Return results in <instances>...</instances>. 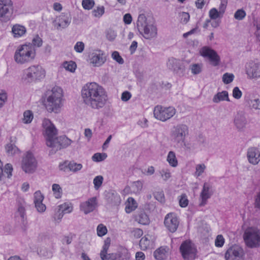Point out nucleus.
<instances>
[{
	"instance_id": "1",
	"label": "nucleus",
	"mask_w": 260,
	"mask_h": 260,
	"mask_svg": "<svg viewBox=\"0 0 260 260\" xmlns=\"http://www.w3.org/2000/svg\"><path fill=\"white\" fill-rule=\"evenodd\" d=\"M83 103L93 109H100L105 106L107 95L104 88L95 82L85 84L81 90Z\"/></svg>"
},
{
	"instance_id": "2",
	"label": "nucleus",
	"mask_w": 260,
	"mask_h": 260,
	"mask_svg": "<svg viewBox=\"0 0 260 260\" xmlns=\"http://www.w3.org/2000/svg\"><path fill=\"white\" fill-rule=\"evenodd\" d=\"M42 126L45 129L44 135L46 145L51 148L50 154H54L58 150L67 147L72 142V141L66 136L57 137V129L49 119H44Z\"/></svg>"
},
{
	"instance_id": "3",
	"label": "nucleus",
	"mask_w": 260,
	"mask_h": 260,
	"mask_svg": "<svg viewBox=\"0 0 260 260\" xmlns=\"http://www.w3.org/2000/svg\"><path fill=\"white\" fill-rule=\"evenodd\" d=\"M62 92L61 88L59 87H54L51 90L47 91L45 105L48 112H58L62 106Z\"/></svg>"
},
{
	"instance_id": "4",
	"label": "nucleus",
	"mask_w": 260,
	"mask_h": 260,
	"mask_svg": "<svg viewBox=\"0 0 260 260\" xmlns=\"http://www.w3.org/2000/svg\"><path fill=\"white\" fill-rule=\"evenodd\" d=\"M137 26L139 32L146 39H150L156 37L157 28L153 22L147 20L144 14L139 15Z\"/></svg>"
},
{
	"instance_id": "5",
	"label": "nucleus",
	"mask_w": 260,
	"mask_h": 260,
	"mask_svg": "<svg viewBox=\"0 0 260 260\" xmlns=\"http://www.w3.org/2000/svg\"><path fill=\"white\" fill-rule=\"evenodd\" d=\"M45 70L40 65H33L23 71L22 80L25 83H36L44 78Z\"/></svg>"
},
{
	"instance_id": "6",
	"label": "nucleus",
	"mask_w": 260,
	"mask_h": 260,
	"mask_svg": "<svg viewBox=\"0 0 260 260\" xmlns=\"http://www.w3.org/2000/svg\"><path fill=\"white\" fill-rule=\"evenodd\" d=\"M36 51L31 45H23L15 51L14 59L19 64L31 61L35 57Z\"/></svg>"
},
{
	"instance_id": "7",
	"label": "nucleus",
	"mask_w": 260,
	"mask_h": 260,
	"mask_svg": "<svg viewBox=\"0 0 260 260\" xmlns=\"http://www.w3.org/2000/svg\"><path fill=\"white\" fill-rule=\"evenodd\" d=\"M188 133V127L187 125L182 123L178 124L174 126L171 131V141L177 146H184L185 139Z\"/></svg>"
},
{
	"instance_id": "8",
	"label": "nucleus",
	"mask_w": 260,
	"mask_h": 260,
	"mask_svg": "<svg viewBox=\"0 0 260 260\" xmlns=\"http://www.w3.org/2000/svg\"><path fill=\"white\" fill-rule=\"evenodd\" d=\"M243 238L246 245L249 248L260 246V231L256 228H248L244 233Z\"/></svg>"
},
{
	"instance_id": "9",
	"label": "nucleus",
	"mask_w": 260,
	"mask_h": 260,
	"mask_svg": "<svg viewBox=\"0 0 260 260\" xmlns=\"http://www.w3.org/2000/svg\"><path fill=\"white\" fill-rule=\"evenodd\" d=\"M175 113L176 109L173 107H164L157 105L153 110L155 118L161 121H166L170 119Z\"/></svg>"
},
{
	"instance_id": "10",
	"label": "nucleus",
	"mask_w": 260,
	"mask_h": 260,
	"mask_svg": "<svg viewBox=\"0 0 260 260\" xmlns=\"http://www.w3.org/2000/svg\"><path fill=\"white\" fill-rule=\"evenodd\" d=\"M180 251L184 260H193L196 257L197 249L190 241L183 242L180 246Z\"/></svg>"
},
{
	"instance_id": "11",
	"label": "nucleus",
	"mask_w": 260,
	"mask_h": 260,
	"mask_svg": "<svg viewBox=\"0 0 260 260\" xmlns=\"http://www.w3.org/2000/svg\"><path fill=\"white\" fill-rule=\"evenodd\" d=\"M13 8L11 0H0V20L6 22L11 19Z\"/></svg>"
},
{
	"instance_id": "12",
	"label": "nucleus",
	"mask_w": 260,
	"mask_h": 260,
	"mask_svg": "<svg viewBox=\"0 0 260 260\" xmlns=\"http://www.w3.org/2000/svg\"><path fill=\"white\" fill-rule=\"evenodd\" d=\"M88 61L93 67H100L106 62V56L103 51L94 50L89 54Z\"/></svg>"
},
{
	"instance_id": "13",
	"label": "nucleus",
	"mask_w": 260,
	"mask_h": 260,
	"mask_svg": "<svg viewBox=\"0 0 260 260\" xmlns=\"http://www.w3.org/2000/svg\"><path fill=\"white\" fill-rule=\"evenodd\" d=\"M244 251L237 245L230 247L225 253L226 260H244Z\"/></svg>"
},
{
	"instance_id": "14",
	"label": "nucleus",
	"mask_w": 260,
	"mask_h": 260,
	"mask_svg": "<svg viewBox=\"0 0 260 260\" xmlns=\"http://www.w3.org/2000/svg\"><path fill=\"white\" fill-rule=\"evenodd\" d=\"M37 162L32 154L27 152L22 159V168L28 173L33 172L36 168Z\"/></svg>"
},
{
	"instance_id": "15",
	"label": "nucleus",
	"mask_w": 260,
	"mask_h": 260,
	"mask_svg": "<svg viewBox=\"0 0 260 260\" xmlns=\"http://www.w3.org/2000/svg\"><path fill=\"white\" fill-rule=\"evenodd\" d=\"M111 240L107 238L104 241L102 250L100 252V257L102 260H120L121 253L120 252L108 253V250L110 247Z\"/></svg>"
},
{
	"instance_id": "16",
	"label": "nucleus",
	"mask_w": 260,
	"mask_h": 260,
	"mask_svg": "<svg viewBox=\"0 0 260 260\" xmlns=\"http://www.w3.org/2000/svg\"><path fill=\"white\" fill-rule=\"evenodd\" d=\"M179 223L178 218L174 213H169L165 217L164 224L171 233H174L177 230Z\"/></svg>"
},
{
	"instance_id": "17",
	"label": "nucleus",
	"mask_w": 260,
	"mask_h": 260,
	"mask_svg": "<svg viewBox=\"0 0 260 260\" xmlns=\"http://www.w3.org/2000/svg\"><path fill=\"white\" fill-rule=\"evenodd\" d=\"M200 53L203 57H208L213 66H216L219 64L220 57L214 50L205 46L201 49Z\"/></svg>"
},
{
	"instance_id": "18",
	"label": "nucleus",
	"mask_w": 260,
	"mask_h": 260,
	"mask_svg": "<svg viewBox=\"0 0 260 260\" xmlns=\"http://www.w3.org/2000/svg\"><path fill=\"white\" fill-rule=\"evenodd\" d=\"M246 156L249 163L256 165L260 162V148L250 147L247 149Z\"/></svg>"
},
{
	"instance_id": "19",
	"label": "nucleus",
	"mask_w": 260,
	"mask_h": 260,
	"mask_svg": "<svg viewBox=\"0 0 260 260\" xmlns=\"http://www.w3.org/2000/svg\"><path fill=\"white\" fill-rule=\"evenodd\" d=\"M98 205V198L96 197L89 198L87 201L83 202L80 204V210L85 214H87L93 211Z\"/></svg>"
},
{
	"instance_id": "20",
	"label": "nucleus",
	"mask_w": 260,
	"mask_h": 260,
	"mask_svg": "<svg viewBox=\"0 0 260 260\" xmlns=\"http://www.w3.org/2000/svg\"><path fill=\"white\" fill-rule=\"evenodd\" d=\"M246 74L248 76L251 78L260 77V65L254 62H249L246 67Z\"/></svg>"
},
{
	"instance_id": "21",
	"label": "nucleus",
	"mask_w": 260,
	"mask_h": 260,
	"mask_svg": "<svg viewBox=\"0 0 260 260\" xmlns=\"http://www.w3.org/2000/svg\"><path fill=\"white\" fill-rule=\"evenodd\" d=\"M71 21V17L70 16L67 14L62 13L53 21V23L55 26H57V29L64 28L68 26Z\"/></svg>"
},
{
	"instance_id": "22",
	"label": "nucleus",
	"mask_w": 260,
	"mask_h": 260,
	"mask_svg": "<svg viewBox=\"0 0 260 260\" xmlns=\"http://www.w3.org/2000/svg\"><path fill=\"white\" fill-rule=\"evenodd\" d=\"M168 68L173 71L175 73L179 74L180 76L182 75L184 73V69L180 63L179 60L174 58H170L167 63Z\"/></svg>"
},
{
	"instance_id": "23",
	"label": "nucleus",
	"mask_w": 260,
	"mask_h": 260,
	"mask_svg": "<svg viewBox=\"0 0 260 260\" xmlns=\"http://www.w3.org/2000/svg\"><path fill=\"white\" fill-rule=\"evenodd\" d=\"M210 186L207 183H205L203 185L202 190L200 193V206H205L211 195L212 193L210 191Z\"/></svg>"
},
{
	"instance_id": "24",
	"label": "nucleus",
	"mask_w": 260,
	"mask_h": 260,
	"mask_svg": "<svg viewBox=\"0 0 260 260\" xmlns=\"http://www.w3.org/2000/svg\"><path fill=\"white\" fill-rule=\"evenodd\" d=\"M247 123L246 119L242 113H237L234 118V124L239 131H243Z\"/></svg>"
},
{
	"instance_id": "25",
	"label": "nucleus",
	"mask_w": 260,
	"mask_h": 260,
	"mask_svg": "<svg viewBox=\"0 0 260 260\" xmlns=\"http://www.w3.org/2000/svg\"><path fill=\"white\" fill-rule=\"evenodd\" d=\"M169 248L167 246H161L156 249L153 256L156 260H163L168 257Z\"/></svg>"
},
{
	"instance_id": "26",
	"label": "nucleus",
	"mask_w": 260,
	"mask_h": 260,
	"mask_svg": "<svg viewBox=\"0 0 260 260\" xmlns=\"http://www.w3.org/2000/svg\"><path fill=\"white\" fill-rule=\"evenodd\" d=\"M14 37L19 38L22 36L26 32V28L24 26L19 25H14L12 29Z\"/></svg>"
},
{
	"instance_id": "27",
	"label": "nucleus",
	"mask_w": 260,
	"mask_h": 260,
	"mask_svg": "<svg viewBox=\"0 0 260 260\" xmlns=\"http://www.w3.org/2000/svg\"><path fill=\"white\" fill-rule=\"evenodd\" d=\"M223 101H230L228 92L226 91L218 92L213 98V102L215 103Z\"/></svg>"
},
{
	"instance_id": "28",
	"label": "nucleus",
	"mask_w": 260,
	"mask_h": 260,
	"mask_svg": "<svg viewBox=\"0 0 260 260\" xmlns=\"http://www.w3.org/2000/svg\"><path fill=\"white\" fill-rule=\"evenodd\" d=\"M137 208V203L136 201L131 197L128 198L125 208V212L127 213H130L134 211Z\"/></svg>"
},
{
	"instance_id": "29",
	"label": "nucleus",
	"mask_w": 260,
	"mask_h": 260,
	"mask_svg": "<svg viewBox=\"0 0 260 260\" xmlns=\"http://www.w3.org/2000/svg\"><path fill=\"white\" fill-rule=\"evenodd\" d=\"M223 14V11H220V10L218 11L217 9L215 8H212L209 12V16L210 19L211 20H216L218 18H222Z\"/></svg>"
},
{
	"instance_id": "30",
	"label": "nucleus",
	"mask_w": 260,
	"mask_h": 260,
	"mask_svg": "<svg viewBox=\"0 0 260 260\" xmlns=\"http://www.w3.org/2000/svg\"><path fill=\"white\" fill-rule=\"evenodd\" d=\"M167 160L172 167H176L178 166V160L174 151H171L168 153Z\"/></svg>"
},
{
	"instance_id": "31",
	"label": "nucleus",
	"mask_w": 260,
	"mask_h": 260,
	"mask_svg": "<svg viewBox=\"0 0 260 260\" xmlns=\"http://www.w3.org/2000/svg\"><path fill=\"white\" fill-rule=\"evenodd\" d=\"M248 103L250 108L255 110L260 109V99L258 97L251 98Z\"/></svg>"
},
{
	"instance_id": "32",
	"label": "nucleus",
	"mask_w": 260,
	"mask_h": 260,
	"mask_svg": "<svg viewBox=\"0 0 260 260\" xmlns=\"http://www.w3.org/2000/svg\"><path fill=\"white\" fill-rule=\"evenodd\" d=\"M189 69L191 70L193 75H198L201 73L203 70V64L202 63H193L189 66Z\"/></svg>"
},
{
	"instance_id": "33",
	"label": "nucleus",
	"mask_w": 260,
	"mask_h": 260,
	"mask_svg": "<svg viewBox=\"0 0 260 260\" xmlns=\"http://www.w3.org/2000/svg\"><path fill=\"white\" fill-rule=\"evenodd\" d=\"M34 118V114L31 111L26 110L23 113L22 122L25 124L30 123Z\"/></svg>"
},
{
	"instance_id": "34",
	"label": "nucleus",
	"mask_w": 260,
	"mask_h": 260,
	"mask_svg": "<svg viewBox=\"0 0 260 260\" xmlns=\"http://www.w3.org/2000/svg\"><path fill=\"white\" fill-rule=\"evenodd\" d=\"M82 165L81 164H78L74 161H70L68 163L69 170L74 173H76L82 168Z\"/></svg>"
},
{
	"instance_id": "35",
	"label": "nucleus",
	"mask_w": 260,
	"mask_h": 260,
	"mask_svg": "<svg viewBox=\"0 0 260 260\" xmlns=\"http://www.w3.org/2000/svg\"><path fill=\"white\" fill-rule=\"evenodd\" d=\"M58 209L63 212V213H69L72 211L73 207L71 204L64 203L58 206Z\"/></svg>"
},
{
	"instance_id": "36",
	"label": "nucleus",
	"mask_w": 260,
	"mask_h": 260,
	"mask_svg": "<svg viewBox=\"0 0 260 260\" xmlns=\"http://www.w3.org/2000/svg\"><path fill=\"white\" fill-rule=\"evenodd\" d=\"M137 220L140 223L144 225L147 224L149 222V217L145 212L140 213L137 216Z\"/></svg>"
},
{
	"instance_id": "37",
	"label": "nucleus",
	"mask_w": 260,
	"mask_h": 260,
	"mask_svg": "<svg viewBox=\"0 0 260 260\" xmlns=\"http://www.w3.org/2000/svg\"><path fill=\"white\" fill-rule=\"evenodd\" d=\"M5 148L7 153L10 155H14L19 152L18 148L11 143L7 144Z\"/></svg>"
},
{
	"instance_id": "38",
	"label": "nucleus",
	"mask_w": 260,
	"mask_h": 260,
	"mask_svg": "<svg viewBox=\"0 0 260 260\" xmlns=\"http://www.w3.org/2000/svg\"><path fill=\"white\" fill-rule=\"evenodd\" d=\"M104 180V178L101 175H99L93 179V183L94 184V188L96 190H98L102 186Z\"/></svg>"
},
{
	"instance_id": "39",
	"label": "nucleus",
	"mask_w": 260,
	"mask_h": 260,
	"mask_svg": "<svg viewBox=\"0 0 260 260\" xmlns=\"http://www.w3.org/2000/svg\"><path fill=\"white\" fill-rule=\"evenodd\" d=\"M55 197L57 199L61 198L62 195V189L58 184H53L52 187Z\"/></svg>"
},
{
	"instance_id": "40",
	"label": "nucleus",
	"mask_w": 260,
	"mask_h": 260,
	"mask_svg": "<svg viewBox=\"0 0 260 260\" xmlns=\"http://www.w3.org/2000/svg\"><path fill=\"white\" fill-rule=\"evenodd\" d=\"M246 12L243 9L237 10L234 14V18L237 20H242L246 17Z\"/></svg>"
},
{
	"instance_id": "41",
	"label": "nucleus",
	"mask_w": 260,
	"mask_h": 260,
	"mask_svg": "<svg viewBox=\"0 0 260 260\" xmlns=\"http://www.w3.org/2000/svg\"><path fill=\"white\" fill-rule=\"evenodd\" d=\"M105 13V8L104 6L98 7L96 9H94L92 11V13L94 17L97 18H100Z\"/></svg>"
},
{
	"instance_id": "42",
	"label": "nucleus",
	"mask_w": 260,
	"mask_h": 260,
	"mask_svg": "<svg viewBox=\"0 0 260 260\" xmlns=\"http://www.w3.org/2000/svg\"><path fill=\"white\" fill-rule=\"evenodd\" d=\"M143 187V183L140 181L134 182L132 185L133 191L136 193H139Z\"/></svg>"
},
{
	"instance_id": "43",
	"label": "nucleus",
	"mask_w": 260,
	"mask_h": 260,
	"mask_svg": "<svg viewBox=\"0 0 260 260\" xmlns=\"http://www.w3.org/2000/svg\"><path fill=\"white\" fill-rule=\"evenodd\" d=\"M105 34L106 38L110 41H114L117 36L116 32L111 28L108 29Z\"/></svg>"
},
{
	"instance_id": "44",
	"label": "nucleus",
	"mask_w": 260,
	"mask_h": 260,
	"mask_svg": "<svg viewBox=\"0 0 260 260\" xmlns=\"http://www.w3.org/2000/svg\"><path fill=\"white\" fill-rule=\"evenodd\" d=\"M179 205L182 207L185 208L188 205V200L186 194H182L179 197Z\"/></svg>"
},
{
	"instance_id": "45",
	"label": "nucleus",
	"mask_w": 260,
	"mask_h": 260,
	"mask_svg": "<svg viewBox=\"0 0 260 260\" xmlns=\"http://www.w3.org/2000/svg\"><path fill=\"white\" fill-rule=\"evenodd\" d=\"M82 5L84 9L89 10L93 7L94 1L93 0H83Z\"/></svg>"
},
{
	"instance_id": "46",
	"label": "nucleus",
	"mask_w": 260,
	"mask_h": 260,
	"mask_svg": "<svg viewBox=\"0 0 260 260\" xmlns=\"http://www.w3.org/2000/svg\"><path fill=\"white\" fill-rule=\"evenodd\" d=\"M107 155L106 153H96L92 157L93 161L100 162L105 160Z\"/></svg>"
},
{
	"instance_id": "47",
	"label": "nucleus",
	"mask_w": 260,
	"mask_h": 260,
	"mask_svg": "<svg viewBox=\"0 0 260 260\" xmlns=\"http://www.w3.org/2000/svg\"><path fill=\"white\" fill-rule=\"evenodd\" d=\"M180 22L182 24H186L190 19V15L188 13L182 12L179 13Z\"/></svg>"
},
{
	"instance_id": "48",
	"label": "nucleus",
	"mask_w": 260,
	"mask_h": 260,
	"mask_svg": "<svg viewBox=\"0 0 260 260\" xmlns=\"http://www.w3.org/2000/svg\"><path fill=\"white\" fill-rule=\"evenodd\" d=\"M234 78V75L233 74L226 73L223 75L222 81L224 83L228 84L231 83Z\"/></svg>"
},
{
	"instance_id": "49",
	"label": "nucleus",
	"mask_w": 260,
	"mask_h": 260,
	"mask_svg": "<svg viewBox=\"0 0 260 260\" xmlns=\"http://www.w3.org/2000/svg\"><path fill=\"white\" fill-rule=\"evenodd\" d=\"M206 168V166L203 164L197 165L196 167L195 176L197 177L200 176L204 173Z\"/></svg>"
},
{
	"instance_id": "50",
	"label": "nucleus",
	"mask_w": 260,
	"mask_h": 260,
	"mask_svg": "<svg viewBox=\"0 0 260 260\" xmlns=\"http://www.w3.org/2000/svg\"><path fill=\"white\" fill-rule=\"evenodd\" d=\"M97 234L100 237H102L107 233V229L106 226L103 224H99L97 227Z\"/></svg>"
},
{
	"instance_id": "51",
	"label": "nucleus",
	"mask_w": 260,
	"mask_h": 260,
	"mask_svg": "<svg viewBox=\"0 0 260 260\" xmlns=\"http://www.w3.org/2000/svg\"><path fill=\"white\" fill-rule=\"evenodd\" d=\"M225 242L224 238L221 235H218L216 236L215 240V245L217 247H221L223 246Z\"/></svg>"
},
{
	"instance_id": "52",
	"label": "nucleus",
	"mask_w": 260,
	"mask_h": 260,
	"mask_svg": "<svg viewBox=\"0 0 260 260\" xmlns=\"http://www.w3.org/2000/svg\"><path fill=\"white\" fill-rule=\"evenodd\" d=\"M85 48V45L83 42L78 41L77 42L74 47V49L75 51L77 53H82Z\"/></svg>"
},
{
	"instance_id": "53",
	"label": "nucleus",
	"mask_w": 260,
	"mask_h": 260,
	"mask_svg": "<svg viewBox=\"0 0 260 260\" xmlns=\"http://www.w3.org/2000/svg\"><path fill=\"white\" fill-rule=\"evenodd\" d=\"M63 67L66 70L73 72L76 68V64L73 61H70L69 62H66L64 63Z\"/></svg>"
},
{
	"instance_id": "54",
	"label": "nucleus",
	"mask_w": 260,
	"mask_h": 260,
	"mask_svg": "<svg viewBox=\"0 0 260 260\" xmlns=\"http://www.w3.org/2000/svg\"><path fill=\"white\" fill-rule=\"evenodd\" d=\"M160 174L164 180L167 181L171 176L170 171L169 169H162L160 171Z\"/></svg>"
},
{
	"instance_id": "55",
	"label": "nucleus",
	"mask_w": 260,
	"mask_h": 260,
	"mask_svg": "<svg viewBox=\"0 0 260 260\" xmlns=\"http://www.w3.org/2000/svg\"><path fill=\"white\" fill-rule=\"evenodd\" d=\"M43 41L42 39L37 35L32 40V45L34 47H40L42 46Z\"/></svg>"
},
{
	"instance_id": "56",
	"label": "nucleus",
	"mask_w": 260,
	"mask_h": 260,
	"mask_svg": "<svg viewBox=\"0 0 260 260\" xmlns=\"http://www.w3.org/2000/svg\"><path fill=\"white\" fill-rule=\"evenodd\" d=\"M150 245V241L146 237H143L140 241V246L143 249H147Z\"/></svg>"
},
{
	"instance_id": "57",
	"label": "nucleus",
	"mask_w": 260,
	"mask_h": 260,
	"mask_svg": "<svg viewBox=\"0 0 260 260\" xmlns=\"http://www.w3.org/2000/svg\"><path fill=\"white\" fill-rule=\"evenodd\" d=\"M154 197L156 200L160 202L165 201V195L162 191H156L154 193Z\"/></svg>"
},
{
	"instance_id": "58",
	"label": "nucleus",
	"mask_w": 260,
	"mask_h": 260,
	"mask_svg": "<svg viewBox=\"0 0 260 260\" xmlns=\"http://www.w3.org/2000/svg\"><path fill=\"white\" fill-rule=\"evenodd\" d=\"M44 197L40 191H37L34 193V203L42 202Z\"/></svg>"
},
{
	"instance_id": "59",
	"label": "nucleus",
	"mask_w": 260,
	"mask_h": 260,
	"mask_svg": "<svg viewBox=\"0 0 260 260\" xmlns=\"http://www.w3.org/2000/svg\"><path fill=\"white\" fill-rule=\"evenodd\" d=\"M112 57L114 60H116L119 64L123 63L124 60L117 51H114L113 52L112 54Z\"/></svg>"
},
{
	"instance_id": "60",
	"label": "nucleus",
	"mask_w": 260,
	"mask_h": 260,
	"mask_svg": "<svg viewBox=\"0 0 260 260\" xmlns=\"http://www.w3.org/2000/svg\"><path fill=\"white\" fill-rule=\"evenodd\" d=\"M242 91L238 87H235L233 90V96L236 99H239L242 96Z\"/></svg>"
},
{
	"instance_id": "61",
	"label": "nucleus",
	"mask_w": 260,
	"mask_h": 260,
	"mask_svg": "<svg viewBox=\"0 0 260 260\" xmlns=\"http://www.w3.org/2000/svg\"><path fill=\"white\" fill-rule=\"evenodd\" d=\"M13 167L12 165L7 164L6 165L4 169V173L7 174L8 178H10L12 176V172Z\"/></svg>"
},
{
	"instance_id": "62",
	"label": "nucleus",
	"mask_w": 260,
	"mask_h": 260,
	"mask_svg": "<svg viewBox=\"0 0 260 260\" xmlns=\"http://www.w3.org/2000/svg\"><path fill=\"white\" fill-rule=\"evenodd\" d=\"M35 205L37 210L39 212H43L46 209V206L42 202L37 203Z\"/></svg>"
},
{
	"instance_id": "63",
	"label": "nucleus",
	"mask_w": 260,
	"mask_h": 260,
	"mask_svg": "<svg viewBox=\"0 0 260 260\" xmlns=\"http://www.w3.org/2000/svg\"><path fill=\"white\" fill-rule=\"evenodd\" d=\"M132 96L131 93L127 91H124L121 95V100L124 102L128 101Z\"/></svg>"
},
{
	"instance_id": "64",
	"label": "nucleus",
	"mask_w": 260,
	"mask_h": 260,
	"mask_svg": "<svg viewBox=\"0 0 260 260\" xmlns=\"http://www.w3.org/2000/svg\"><path fill=\"white\" fill-rule=\"evenodd\" d=\"M254 206L256 208L260 209V190L255 197Z\"/></svg>"
}]
</instances>
